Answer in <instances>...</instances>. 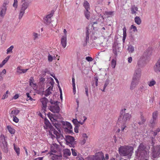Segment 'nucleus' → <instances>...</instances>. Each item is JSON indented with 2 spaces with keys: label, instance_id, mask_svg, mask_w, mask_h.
I'll use <instances>...</instances> for the list:
<instances>
[{
  "label": "nucleus",
  "instance_id": "f257e3e1",
  "mask_svg": "<svg viewBox=\"0 0 160 160\" xmlns=\"http://www.w3.org/2000/svg\"><path fill=\"white\" fill-rule=\"evenodd\" d=\"M148 150L145 144L142 143H141L138 149L135 151V155L138 158L140 157L141 158H145L149 153Z\"/></svg>",
  "mask_w": 160,
  "mask_h": 160
},
{
  "label": "nucleus",
  "instance_id": "f03ea898",
  "mask_svg": "<svg viewBox=\"0 0 160 160\" xmlns=\"http://www.w3.org/2000/svg\"><path fill=\"white\" fill-rule=\"evenodd\" d=\"M133 148L131 146H120L118 148L119 154L122 156H128V158L130 159L133 152Z\"/></svg>",
  "mask_w": 160,
  "mask_h": 160
},
{
  "label": "nucleus",
  "instance_id": "7ed1b4c3",
  "mask_svg": "<svg viewBox=\"0 0 160 160\" xmlns=\"http://www.w3.org/2000/svg\"><path fill=\"white\" fill-rule=\"evenodd\" d=\"M126 109L122 110L120 112V115L118 118V122L121 123L124 125L126 123L129 121L132 117L131 114L128 113H125Z\"/></svg>",
  "mask_w": 160,
  "mask_h": 160
},
{
  "label": "nucleus",
  "instance_id": "20e7f679",
  "mask_svg": "<svg viewBox=\"0 0 160 160\" xmlns=\"http://www.w3.org/2000/svg\"><path fill=\"white\" fill-rule=\"evenodd\" d=\"M48 115L52 124L55 126L57 130L60 132L59 129L61 126L60 122H58L57 120V118L58 116L56 115L55 114H52L50 112L48 113Z\"/></svg>",
  "mask_w": 160,
  "mask_h": 160
},
{
  "label": "nucleus",
  "instance_id": "39448f33",
  "mask_svg": "<svg viewBox=\"0 0 160 160\" xmlns=\"http://www.w3.org/2000/svg\"><path fill=\"white\" fill-rule=\"evenodd\" d=\"M152 147L151 148L152 152L151 155L153 158H157L160 154V145H157L155 147L154 146V142L152 141Z\"/></svg>",
  "mask_w": 160,
  "mask_h": 160
},
{
  "label": "nucleus",
  "instance_id": "423d86ee",
  "mask_svg": "<svg viewBox=\"0 0 160 160\" xmlns=\"http://www.w3.org/2000/svg\"><path fill=\"white\" fill-rule=\"evenodd\" d=\"M65 141L67 145L70 147L74 148L76 144V141H75V138L73 137L69 136H65Z\"/></svg>",
  "mask_w": 160,
  "mask_h": 160
},
{
  "label": "nucleus",
  "instance_id": "0eeeda50",
  "mask_svg": "<svg viewBox=\"0 0 160 160\" xmlns=\"http://www.w3.org/2000/svg\"><path fill=\"white\" fill-rule=\"evenodd\" d=\"M121 44L119 43L115 42L112 46V52L115 56H117L118 53L121 52Z\"/></svg>",
  "mask_w": 160,
  "mask_h": 160
},
{
  "label": "nucleus",
  "instance_id": "6e6552de",
  "mask_svg": "<svg viewBox=\"0 0 160 160\" xmlns=\"http://www.w3.org/2000/svg\"><path fill=\"white\" fill-rule=\"evenodd\" d=\"M4 138L2 139L0 142V146L3 152L5 153H7L8 151V144L7 142L6 141L5 138L3 136Z\"/></svg>",
  "mask_w": 160,
  "mask_h": 160
},
{
  "label": "nucleus",
  "instance_id": "1a4fd4ad",
  "mask_svg": "<svg viewBox=\"0 0 160 160\" xmlns=\"http://www.w3.org/2000/svg\"><path fill=\"white\" fill-rule=\"evenodd\" d=\"M28 6L29 3L28 2H24L22 3L19 14L18 18L19 20L22 18L25 13V10L27 8Z\"/></svg>",
  "mask_w": 160,
  "mask_h": 160
},
{
  "label": "nucleus",
  "instance_id": "9d476101",
  "mask_svg": "<svg viewBox=\"0 0 160 160\" xmlns=\"http://www.w3.org/2000/svg\"><path fill=\"white\" fill-rule=\"evenodd\" d=\"M141 70L140 68H138L134 72L132 79L138 81H139L141 75Z\"/></svg>",
  "mask_w": 160,
  "mask_h": 160
},
{
  "label": "nucleus",
  "instance_id": "9b49d317",
  "mask_svg": "<svg viewBox=\"0 0 160 160\" xmlns=\"http://www.w3.org/2000/svg\"><path fill=\"white\" fill-rule=\"evenodd\" d=\"M49 109L52 112L55 113H58L60 111V107L58 105V103L54 105H51L49 107Z\"/></svg>",
  "mask_w": 160,
  "mask_h": 160
},
{
  "label": "nucleus",
  "instance_id": "f8f14e48",
  "mask_svg": "<svg viewBox=\"0 0 160 160\" xmlns=\"http://www.w3.org/2000/svg\"><path fill=\"white\" fill-rule=\"evenodd\" d=\"M42 107V111L45 112L46 111V108L47 107V103L48 101V99L46 97L40 99Z\"/></svg>",
  "mask_w": 160,
  "mask_h": 160
},
{
  "label": "nucleus",
  "instance_id": "ddd939ff",
  "mask_svg": "<svg viewBox=\"0 0 160 160\" xmlns=\"http://www.w3.org/2000/svg\"><path fill=\"white\" fill-rule=\"evenodd\" d=\"M158 114V113L157 111H156L153 112L152 118L150 121V123L152 125V126L155 124L156 123Z\"/></svg>",
  "mask_w": 160,
  "mask_h": 160
},
{
  "label": "nucleus",
  "instance_id": "4468645a",
  "mask_svg": "<svg viewBox=\"0 0 160 160\" xmlns=\"http://www.w3.org/2000/svg\"><path fill=\"white\" fill-rule=\"evenodd\" d=\"M99 155H94V160H105L103 153L102 152H99Z\"/></svg>",
  "mask_w": 160,
  "mask_h": 160
},
{
  "label": "nucleus",
  "instance_id": "2eb2a0df",
  "mask_svg": "<svg viewBox=\"0 0 160 160\" xmlns=\"http://www.w3.org/2000/svg\"><path fill=\"white\" fill-rule=\"evenodd\" d=\"M154 70L155 72L157 73L160 72V58L154 66Z\"/></svg>",
  "mask_w": 160,
  "mask_h": 160
},
{
  "label": "nucleus",
  "instance_id": "dca6fc26",
  "mask_svg": "<svg viewBox=\"0 0 160 160\" xmlns=\"http://www.w3.org/2000/svg\"><path fill=\"white\" fill-rule=\"evenodd\" d=\"M139 81L135 80L132 78V80L130 86V89L131 90L133 89L138 84Z\"/></svg>",
  "mask_w": 160,
  "mask_h": 160
},
{
  "label": "nucleus",
  "instance_id": "f3484780",
  "mask_svg": "<svg viewBox=\"0 0 160 160\" xmlns=\"http://www.w3.org/2000/svg\"><path fill=\"white\" fill-rule=\"evenodd\" d=\"M67 40V37L66 36H63L61 39V43L64 48H65L66 46Z\"/></svg>",
  "mask_w": 160,
  "mask_h": 160
},
{
  "label": "nucleus",
  "instance_id": "a211bd4d",
  "mask_svg": "<svg viewBox=\"0 0 160 160\" xmlns=\"http://www.w3.org/2000/svg\"><path fill=\"white\" fill-rule=\"evenodd\" d=\"M131 10V13L132 14L136 15L137 13V12L138 10V7L135 5H132L130 8Z\"/></svg>",
  "mask_w": 160,
  "mask_h": 160
},
{
  "label": "nucleus",
  "instance_id": "6ab92c4d",
  "mask_svg": "<svg viewBox=\"0 0 160 160\" xmlns=\"http://www.w3.org/2000/svg\"><path fill=\"white\" fill-rule=\"evenodd\" d=\"M51 17L49 15H47L46 17L44 18V22L45 24H49L51 22Z\"/></svg>",
  "mask_w": 160,
  "mask_h": 160
},
{
  "label": "nucleus",
  "instance_id": "aec40b11",
  "mask_svg": "<svg viewBox=\"0 0 160 160\" xmlns=\"http://www.w3.org/2000/svg\"><path fill=\"white\" fill-rule=\"evenodd\" d=\"M52 154V153L51 154ZM53 156L52 157V159L53 160H61L62 159V155L61 153L59 155H57L55 154H53Z\"/></svg>",
  "mask_w": 160,
  "mask_h": 160
},
{
  "label": "nucleus",
  "instance_id": "412c9836",
  "mask_svg": "<svg viewBox=\"0 0 160 160\" xmlns=\"http://www.w3.org/2000/svg\"><path fill=\"white\" fill-rule=\"evenodd\" d=\"M60 123L62 124L63 126L66 125L67 126V128H69L70 129H72V126L71 124L68 122H65L63 121H60Z\"/></svg>",
  "mask_w": 160,
  "mask_h": 160
},
{
  "label": "nucleus",
  "instance_id": "4be33fe9",
  "mask_svg": "<svg viewBox=\"0 0 160 160\" xmlns=\"http://www.w3.org/2000/svg\"><path fill=\"white\" fill-rule=\"evenodd\" d=\"M52 131L53 132L54 134L56 136L57 138H59L60 136L59 135V133L54 128L53 130H50L49 131V133L52 136H53L54 137V136L52 134L51 132Z\"/></svg>",
  "mask_w": 160,
  "mask_h": 160
},
{
  "label": "nucleus",
  "instance_id": "5701e85b",
  "mask_svg": "<svg viewBox=\"0 0 160 160\" xmlns=\"http://www.w3.org/2000/svg\"><path fill=\"white\" fill-rule=\"evenodd\" d=\"M1 11L0 12V16L3 18L7 10V8H4L2 7L1 8Z\"/></svg>",
  "mask_w": 160,
  "mask_h": 160
},
{
  "label": "nucleus",
  "instance_id": "b1692460",
  "mask_svg": "<svg viewBox=\"0 0 160 160\" xmlns=\"http://www.w3.org/2000/svg\"><path fill=\"white\" fill-rule=\"evenodd\" d=\"M152 53V51L151 48H150L147 49L146 52H144V54L145 55L146 57H148L151 55Z\"/></svg>",
  "mask_w": 160,
  "mask_h": 160
},
{
  "label": "nucleus",
  "instance_id": "393cba45",
  "mask_svg": "<svg viewBox=\"0 0 160 160\" xmlns=\"http://www.w3.org/2000/svg\"><path fill=\"white\" fill-rule=\"evenodd\" d=\"M19 112L20 111L18 109H15L12 110L10 113V116L11 117H12L13 115L16 116V115H18Z\"/></svg>",
  "mask_w": 160,
  "mask_h": 160
},
{
  "label": "nucleus",
  "instance_id": "a878e982",
  "mask_svg": "<svg viewBox=\"0 0 160 160\" xmlns=\"http://www.w3.org/2000/svg\"><path fill=\"white\" fill-rule=\"evenodd\" d=\"M83 6L85 8V10H89L90 9V4L87 1H84Z\"/></svg>",
  "mask_w": 160,
  "mask_h": 160
},
{
  "label": "nucleus",
  "instance_id": "bb28decb",
  "mask_svg": "<svg viewBox=\"0 0 160 160\" xmlns=\"http://www.w3.org/2000/svg\"><path fill=\"white\" fill-rule=\"evenodd\" d=\"M7 129L8 132L11 134H14L15 133V130L12 128L10 126L8 125L7 126Z\"/></svg>",
  "mask_w": 160,
  "mask_h": 160
},
{
  "label": "nucleus",
  "instance_id": "cd10ccee",
  "mask_svg": "<svg viewBox=\"0 0 160 160\" xmlns=\"http://www.w3.org/2000/svg\"><path fill=\"white\" fill-rule=\"evenodd\" d=\"M84 15L86 18L88 20L90 19V12L89 10H85L84 12Z\"/></svg>",
  "mask_w": 160,
  "mask_h": 160
},
{
  "label": "nucleus",
  "instance_id": "c85d7f7f",
  "mask_svg": "<svg viewBox=\"0 0 160 160\" xmlns=\"http://www.w3.org/2000/svg\"><path fill=\"white\" fill-rule=\"evenodd\" d=\"M134 21L138 25H140L141 23V20L140 17L138 16H136L135 18Z\"/></svg>",
  "mask_w": 160,
  "mask_h": 160
},
{
  "label": "nucleus",
  "instance_id": "c756f323",
  "mask_svg": "<svg viewBox=\"0 0 160 160\" xmlns=\"http://www.w3.org/2000/svg\"><path fill=\"white\" fill-rule=\"evenodd\" d=\"M6 71L5 69H4L0 72V81L2 80L3 79V76L4 74L6 73Z\"/></svg>",
  "mask_w": 160,
  "mask_h": 160
},
{
  "label": "nucleus",
  "instance_id": "7c9ffc66",
  "mask_svg": "<svg viewBox=\"0 0 160 160\" xmlns=\"http://www.w3.org/2000/svg\"><path fill=\"white\" fill-rule=\"evenodd\" d=\"M128 50L129 52L132 53L134 51V48L133 46L130 45L128 46Z\"/></svg>",
  "mask_w": 160,
  "mask_h": 160
},
{
  "label": "nucleus",
  "instance_id": "2f4dec72",
  "mask_svg": "<svg viewBox=\"0 0 160 160\" xmlns=\"http://www.w3.org/2000/svg\"><path fill=\"white\" fill-rule=\"evenodd\" d=\"M63 154L64 156L67 155L70 156L71 154V152L69 149H65L64 150Z\"/></svg>",
  "mask_w": 160,
  "mask_h": 160
},
{
  "label": "nucleus",
  "instance_id": "473e14b6",
  "mask_svg": "<svg viewBox=\"0 0 160 160\" xmlns=\"http://www.w3.org/2000/svg\"><path fill=\"white\" fill-rule=\"evenodd\" d=\"M89 28L87 27L86 28V38L87 41H88L89 39Z\"/></svg>",
  "mask_w": 160,
  "mask_h": 160
},
{
  "label": "nucleus",
  "instance_id": "72a5a7b5",
  "mask_svg": "<svg viewBox=\"0 0 160 160\" xmlns=\"http://www.w3.org/2000/svg\"><path fill=\"white\" fill-rule=\"evenodd\" d=\"M137 65L138 67V68H140L143 66V62L142 59H140L138 61Z\"/></svg>",
  "mask_w": 160,
  "mask_h": 160
},
{
  "label": "nucleus",
  "instance_id": "f704fd0d",
  "mask_svg": "<svg viewBox=\"0 0 160 160\" xmlns=\"http://www.w3.org/2000/svg\"><path fill=\"white\" fill-rule=\"evenodd\" d=\"M45 124L47 128H48L50 129V130L54 129V128L50 122Z\"/></svg>",
  "mask_w": 160,
  "mask_h": 160
},
{
  "label": "nucleus",
  "instance_id": "c9c22d12",
  "mask_svg": "<svg viewBox=\"0 0 160 160\" xmlns=\"http://www.w3.org/2000/svg\"><path fill=\"white\" fill-rule=\"evenodd\" d=\"M14 147V149L16 152L18 156H19L20 154V149L18 147H16L15 144H13Z\"/></svg>",
  "mask_w": 160,
  "mask_h": 160
},
{
  "label": "nucleus",
  "instance_id": "e433bc0d",
  "mask_svg": "<svg viewBox=\"0 0 160 160\" xmlns=\"http://www.w3.org/2000/svg\"><path fill=\"white\" fill-rule=\"evenodd\" d=\"M14 48L13 45L11 46L7 50V54H8L12 52V50Z\"/></svg>",
  "mask_w": 160,
  "mask_h": 160
},
{
  "label": "nucleus",
  "instance_id": "4c0bfd02",
  "mask_svg": "<svg viewBox=\"0 0 160 160\" xmlns=\"http://www.w3.org/2000/svg\"><path fill=\"white\" fill-rule=\"evenodd\" d=\"M113 11H106L105 12L104 14L106 16H108V17H109L111 16H112L113 13Z\"/></svg>",
  "mask_w": 160,
  "mask_h": 160
},
{
  "label": "nucleus",
  "instance_id": "58836bf2",
  "mask_svg": "<svg viewBox=\"0 0 160 160\" xmlns=\"http://www.w3.org/2000/svg\"><path fill=\"white\" fill-rule=\"evenodd\" d=\"M129 38L130 41L133 42L135 41V37L132 34H130Z\"/></svg>",
  "mask_w": 160,
  "mask_h": 160
},
{
  "label": "nucleus",
  "instance_id": "ea45409f",
  "mask_svg": "<svg viewBox=\"0 0 160 160\" xmlns=\"http://www.w3.org/2000/svg\"><path fill=\"white\" fill-rule=\"evenodd\" d=\"M34 81L33 77H30L29 79V85L31 86L32 84V83L33 85H34L35 86H36V84L34 83H33V82Z\"/></svg>",
  "mask_w": 160,
  "mask_h": 160
},
{
  "label": "nucleus",
  "instance_id": "a19ab883",
  "mask_svg": "<svg viewBox=\"0 0 160 160\" xmlns=\"http://www.w3.org/2000/svg\"><path fill=\"white\" fill-rule=\"evenodd\" d=\"M52 93L51 91H49L48 89H47L45 92V93L44 94L45 96L46 97H48L49 95L50 94Z\"/></svg>",
  "mask_w": 160,
  "mask_h": 160
},
{
  "label": "nucleus",
  "instance_id": "79ce46f5",
  "mask_svg": "<svg viewBox=\"0 0 160 160\" xmlns=\"http://www.w3.org/2000/svg\"><path fill=\"white\" fill-rule=\"evenodd\" d=\"M65 131L68 134H71L72 135L74 133L72 130H71V129H69L68 128H65Z\"/></svg>",
  "mask_w": 160,
  "mask_h": 160
},
{
  "label": "nucleus",
  "instance_id": "37998d69",
  "mask_svg": "<svg viewBox=\"0 0 160 160\" xmlns=\"http://www.w3.org/2000/svg\"><path fill=\"white\" fill-rule=\"evenodd\" d=\"M9 2V0H4V2L2 7L4 8H7L6 6L8 5Z\"/></svg>",
  "mask_w": 160,
  "mask_h": 160
},
{
  "label": "nucleus",
  "instance_id": "c03bdc74",
  "mask_svg": "<svg viewBox=\"0 0 160 160\" xmlns=\"http://www.w3.org/2000/svg\"><path fill=\"white\" fill-rule=\"evenodd\" d=\"M123 38H126L127 36L126 30L125 27L123 28Z\"/></svg>",
  "mask_w": 160,
  "mask_h": 160
},
{
  "label": "nucleus",
  "instance_id": "a18cd8bd",
  "mask_svg": "<svg viewBox=\"0 0 160 160\" xmlns=\"http://www.w3.org/2000/svg\"><path fill=\"white\" fill-rule=\"evenodd\" d=\"M156 82L154 80H152V81L150 82L148 85L149 86L151 87L153 86L154 85L156 84Z\"/></svg>",
  "mask_w": 160,
  "mask_h": 160
},
{
  "label": "nucleus",
  "instance_id": "49530a36",
  "mask_svg": "<svg viewBox=\"0 0 160 160\" xmlns=\"http://www.w3.org/2000/svg\"><path fill=\"white\" fill-rule=\"evenodd\" d=\"M116 64V61L114 59H112L111 62V66L113 68H115Z\"/></svg>",
  "mask_w": 160,
  "mask_h": 160
},
{
  "label": "nucleus",
  "instance_id": "de8ad7c7",
  "mask_svg": "<svg viewBox=\"0 0 160 160\" xmlns=\"http://www.w3.org/2000/svg\"><path fill=\"white\" fill-rule=\"evenodd\" d=\"M18 0H14V3L13 4V6L16 9L18 7Z\"/></svg>",
  "mask_w": 160,
  "mask_h": 160
},
{
  "label": "nucleus",
  "instance_id": "09e8293b",
  "mask_svg": "<svg viewBox=\"0 0 160 160\" xmlns=\"http://www.w3.org/2000/svg\"><path fill=\"white\" fill-rule=\"evenodd\" d=\"M12 117H13V120L14 122L16 123H17L19 122V119L16 116L13 115Z\"/></svg>",
  "mask_w": 160,
  "mask_h": 160
},
{
  "label": "nucleus",
  "instance_id": "8fccbe9b",
  "mask_svg": "<svg viewBox=\"0 0 160 160\" xmlns=\"http://www.w3.org/2000/svg\"><path fill=\"white\" fill-rule=\"evenodd\" d=\"M49 102L51 103V104L52 105H53V104L55 105L56 104L59 103V102H58V101H53L51 99L50 100Z\"/></svg>",
  "mask_w": 160,
  "mask_h": 160
},
{
  "label": "nucleus",
  "instance_id": "3c124183",
  "mask_svg": "<svg viewBox=\"0 0 160 160\" xmlns=\"http://www.w3.org/2000/svg\"><path fill=\"white\" fill-rule=\"evenodd\" d=\"M94 80L95 82V85L96 86H97L98 85V77H95L94 78Z\"/></svg>",
  "mask_w": 160,
  "mask_h": 160
},
{
  "label": "nucleus",
  "instance_id": "603ef678",
  "mask_svg": "<svg viewBox=\"0 0 160 160\" xmlns=\"http://www.w3.org/2000/svg\"><path fill=\"white\" fill-rule=\"evenodd\" d=\"M109 80L108 79H107L105 81L104 85V88H106L108 85L109 84Z\"/></svg>",
  "mask_w": 160,
  "mask_h": 160
},
{
  "label": "nucleus",
  "instance_id": "864d4df0",
  "mask_svg": "<svg viewBox=\"0 0 160 160\" xmlns=\"http://www.w3.org/2000/svg\"><path fill=\"white\" fill-rule=\"evenodd\" d=\"M26 95H27V99H28L27 100H30L31 101H32V100H33V99L30 96V94L28 92H27L26 93Z\"/></svg>",
  "mask_w": 160,
  "mask_h": 160
},
{
  "label": "nucleus",
  "instance_id": "5fc2aeb1",
  "mask_svg": "<svg viewBox=\"0 0 160 160\" xmlns=\"http://www.w3.org/2000/svg\"><path fill=\"white\" fill-rule=\"evenodd\" d=\"M130 28L131 29H133V31L134 32H137L138 30L137 29L136 27L135 26L132 25L131 26Z\"/></svg>",
  "mask_w": 160,
  "mask_h": 160
},
{
  "label": "nucleus",
  "instance_id": "6e6d98bb",
  "mask_svg": "<svg viewBox=\"0 0 160 160\" xmlns=\"http://www.w3.org/2000/svg\"><path fill=\"white\" fill-rule=\"evenodd\" d=\"M88 160H94V155L90 156L87 157Z\"/></svg>",
  "mask_w": 160,
  "mask_h": 160
},
{
  "label": "nucleus",
  "instance_id": "4d7b16f0",
  "mask_svg": "<svg viewBox=\"0 0 160 160\" xmlns=\"http://www.w3.org/2000/svg\"><path fill=\"white\" fill-rule=\"evenodd\" d=\"M10 57V56H8L7 57H6L5 59L3 60V61H2L3 62V63L4 64H5L8 61V59H9V58Z\"/></svg>",
  "mask_w": 160,
  "mask_h": 160
},
{
  "label": "nucleus",
  "instance_id": "13d9d810",
  "mask_svg": "<svg viewBox=\"0 0 160 160\" xmlns=\"http://www.w3.org/2000/svg\"><path fill=\"white\" fill-rule=\"evenodd\" d=\"M86 59L88 62L92 61L93 60L92 58L90 57H87L86 58Z\"/></svg>",
  "mask_w": 160,
  "mask_h": 160
},
{
  "label": "nucleus",
  "instance_id": "bf43d9fd",
  "mask_svg": "<svg viewBox=\"0 0 160 160\" xmlns=\"http://www.w3.org/2000/svg\"><path fill=\"white\" fill-rule=\"evenodd\" d=\"M72 151V154L74 156H76L77 155V152L75 151V150L73 148L71 149Z\"/></svg>",
  "mask_w": 160,
  "mask_h": 160
},
{
  "label": "nucleus",
  "instance_id": "052dcab7",
  "mask_svg": "<svg viewBox=\"0 0 160 160\" xmlns=\"http://www.w3.org/2000/svg\"><path fill=\"white\" fill-rule=\"evenodd\" d=\"M22 69H21L20 67H18L17 68V72L19 74H22Z\"/></svg>",
  "mask_w": 160,
  "mask_h": 160
},
{
  "label": "nucleus",
  "instance_id": "680f3d73",
  "mask_svg": "<svg viewBox=\"0 0 160 160\" xmlns=\"http://www.w3.org/2000/svg\"><path fill=\"white\" fill-rule=\"evenodd\" d=\"M48 60L49 62H52L53 60V58L52 56L49 54L48 56Z\"/></svg>",
  "mask_w": 160,
  "mask_h": 160
},
{
  "label": "nucleus",
  "instance_id": "e2e57ef3",
  "mask_svg": "<svg viewBox=\"0 0 160 160\" xmlns=\"http://www.w3.org/2000/svg\"><path fill=\"white\" fill-rule=\"evenodd\" d=\"M85 90L86 94L87 97L88 96V88L87 86H86L85 88Z\"/></svg>",
  "mask_w": 160,
  "mask_h": 160
},
{
  "label": "nucleus",
  "instance_id": "0e129e2a",
  "mask_svg": "<svg viewBox=\"0 0 160 160\" xmlns=\"http://www.w3.org/2000/svg\"><path fill=\"white\" fill-rule=\"evenodd\" d=\"M141 121L143 123H144V122L146 121V119L144 118V117L142 115L141 116Z\"/></svg>",
  "mask_w": 160,
  "mask_h": 160
},
{
  "label": "nucleus",
  "instance_id": "69168bd1",
  "mask_svg": "<svg viewBox=\"0 0 160 160\" xmlns=\"http://www.w3.org/2000/svg\"><path fill=\"white\" fill-rule=\"evenodd\" d=\"M54 11L53 10H52L51 11V13L48 15H49V16H50V17H51L53 16V14L54 13Z\"/></svg>",
  "mask_w": 160,
  "mask_h": 160
},
{
  "label": "nucleus",
  "instance_id": "338daca9",
  "mask_svg": "<svg viewBox=\"0 0 160 160\" xmlns=\"http://www.w3.org/2000/svg\"><path fill=\"white\" fill-rule=\"evenodd\" d=\"M40 82L43 83L45 81V78L41 77L39 79Z\"/></svg>",
  "mask_w": 160,
  "mask_h": 160
},
{
  "label": "nucleus",
  "instance_id": "774afa93",
  "mask_svg": "<svg viewBox=\"0 0 160 160\" xmlns=\"http://www.w3.org/2000/svg\"><path fill=\"white\" fill-rule=\"evenodd\" d=\"M72 121L73 123L74 124H75L79 122L77 119H73L72 120Z\"/></svg>",
  "mask_w": 160,
  "mask_h": 160
}]
</instances>
